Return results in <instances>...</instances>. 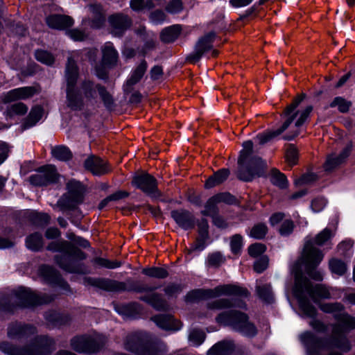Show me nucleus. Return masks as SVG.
<instances>
[{
	"label": "nucleus",
	"mask_w": 355,
	"mask_h": 355,
	"mask_svg": "<svg viewBox=\"0 0 355 355\" xmlns=\"http://www.w3.org/2000/svg\"><path fill=\"white\" fill-rule=\"evenodd\" d=\"M182 290V286L180 284H171L168 285L164 291L166 295L170 296L175 295L180 293Z\"/></svg>",
	"instance_id": "338daca9"
},
{
	"label": "nucleus",
	"mask_w": 355,
	"mask_h": 355,
	"mask_svg": "<svg viewBox=\"0 0 355 355\" xmlns=\"http://www.w3.org/2000/svg\"><path fill=\"white\" fill-rule=\"evenodd\" d=\"M352 149V144L349 143L339 154H331L327 156L325 163L324 164V168L326 171H331L336 167L345 162L347 158L349 156Z\"/></svg>",
	"instance_id": "4be33fe9"
},
{
	"label": "nucleus",
	"mask_w": 355,
	"mask_h": 355,
	"mask_svg": "<svg viewBox=\"0 0 355 355\" xmlns=\"http://www.w3.org/2000/svg\"><path fill=\"white\" fill-rule=\"evenodd\" d=\"M112 33L116 36H121L131 25V19L125 15L115 14L108 18Z\"/></svg>",
	"instance_id": "b1692460"
},
{
	"label": "nucleus",
	"mask_w": 355,
	"mask_h": 355,
	"mask_svg": "<svg viewBox=\"0 0 355 355\" xmlns=\"http://www.w3.org/2000/svg\"><path fill=\"white\" fill-rule=\"evenodd\" d=\"M103 62L107 66H113L118 60V53L111 42L105 43L102 47Z\"/></svg>",
	"instance_id": "c85d7f7f"
},
{
	"label": "nucleus",
	"mask_w": 355,
	"mask_h": 355,
	"mask_svg": "<svg viewBox=\"0 0 355 355\" xmlns=\"http://www.w3.org/2000/svg\"><path fill=\"white\" fill-rule=\"evenodd\" d=\"M181 32V26L180 25H173L164 28L160 35L162 42L170 43L175 41Z\"/></svg>",
	"instance_id": "72a5a7b5"
},
{
	"label": "nucleus",
	"mask_w": 355,
	"mask_h": 355,
	"mask_svg": "<svg viewBox=\"0 0 355 355\" xmlns=\"http://www.w3.org/2000/svg\"><path fill=\"white\" fill-rule=\"evenodd\" d=\"M98 94H99L104 105L107 109H111L114 105V100H113L112 95L103 86H101V87H99Z\"/></svg>",
	"instance_id": "864d4df0"
},
{
	"label": "nucleus",
	"mask_w": 355,
	"mask_h": 355,
	"mask_svg": "<svg viewBox=\"0 0 355 355\" xmlns=\"http://www.w3.org/2000/svg\"><path fill=\"white\" fill-rule=\"evenodd\" d=\"M326 204L327 202L324 198H317L312 201L311 208L313 211L319 212L326 206Z\"/></svg>",
	"instance_id": "774afa93"
},
{
	"label": "nucleus",
	"mask_w": 355,
	"mask_h": 355,
	"mask_svg": "<svg viewBox=\"0 0 355 355\" xmlns=\"http://www.w3.org/2000/svg\"><path fill=\"white\" fill-rule=\"evenodd\" d=\"M142 272L147 276L158 279H164L168 275V272L165 268L158 267L144 268Z\"/></svg>",
	"instance_id": "79ce46f5"
},
{
	"label": "nucleus",
	"mask_w": 355,
	"mask_h": 355,
	"mask_svg": "<svg viewBox=\"0 0 355 355\" xmlns=\"http://www.w3.org/2000/svg\"><path fill=\"white\" fill-rule=\"evenodd\" d=\"M218 204V202L215 196H212L206 202L205 209L202 211V214L204 216H209L211 217L217 215L218 212L217 207Z\"/></svg>",
	"instance_id": "37998d69"
},
{
	"label": "nucleus",
	"mask_w": 355,
	"mask_h": 355,
	"mask_svg": "<svg viewBox=\"0 0 355 355\" xmlns=\"http://www.w3.org/2000/svg\"><path fill=\"white\" fill-rule=\"evenodd\" d=\"M216 322L225 326H230L245 336L252 337L257 333V329L248 320L247 315L235 310L220 313L216 318Z\"/></svg>",
	"instance_id": "1a4fd4ad"
},
{
	"label": "nucleus",
	"mask_w": 355,
	"mask_h": 355,
	"mask_svg": "<svg viewBox=\"0 0 355 355\" xmlns=\"http://www.w3.org/2000/svg\"><path fill=\"white\" fill-rule=\"evenodd\" d=\"M329 268L331 271L339 276L343 275L347 270L346 264L341 260L332 259L329 261Z\"/></svg>",
	"instance_id": "a18cd8bd"
},
{
	"label": "nucleus",
	"mask_w": 355,
	"mask_h": 355,
	"mask_svg": "<svg viewBox=\"0 0 355 355\" xmlns=\"http://www.w3.org/2000/svg\"><path fill=\"white\" fill-rule=\"evenodd\" d=\"M313 110L311 105L306 106L302 110H298V114L291 120L285 128H284L288 121V116L286 114V108L285 109L282 116L284 119V122L282 125L275 130H268L261 134L258 135L256 137V139L259 144L263 145L277 136L281 135L283 132L290 128V130L284 136L285 140H292L300 133V128L304 124L306 120L308 119L310 113Z\"/></svg>",
	"instance_id": "423d86ee"
},
{
	"label": "nucleus",
	"mask_w": 355,
	"mask_h": 355,
	"mask_svg": "<svg viewBox=\"0 0 355 355\" xmlns=\"http://www.w3.org/2000/svg\"><path fill=\"white\" fill-rule=\"evenodd\" d=\"M293 293L298 300L300 307L308 317L313 318L316 314V309L311 304L307 299L309 296L317 302L318 299H329L331 297L329 290L323 284L313 286L311 282L299 272H295Z\"/></svg>",
	"instance_id": "f03ea898"
},
{
	"label": "nucleus",
	"mask_w": 355,
	"mask_h": 355,
	"mask_svg": "<svg viewBox=\"0 0 355 355\" xmlns=\"http://www.w3.org/2000/svg\"><path fill=\"white\" fill-rule=\"evenodd\" d=\"M43 112V108L39 105L32 107L28 116L22 124V130L34 126L41 119Z\"/></svg>",
	"instance_id": "c756f323"
},
{
	"label": "nucleus",
	"mask_w": 355,
	"mask_h": 355,
	"mask_svg": "<svg viewBox=\"0 0 355 355\" xmlns=\"http://www.w3.org/2000/svg\"><path fill=\"white\" fill-rule=\"evenodd\" d=\"M243 149L240 151L238 159L239 169L238 178L245 182L251 181L256 175L261 176L266 167V163L259 157H253L247 163L248 157L253 151V143L248 140L242 144Z\"/></svg>",
	"instance_id": "0eeeda50"
},
{
	"label": "nucleus",
	"mask_w": 355,
	"mask_h": 355,
	"mask_svg": "<svg viewBox=\"0 0 355 355\" xmlns=\"http://www.w3.org/2000/svg\"><path fill=\"white\" fill-rule=\"evenodd\" d=\"M257 292L260 298L270 303L273 300L271 286L270 284H264L263 286H257Z\"/></svg>",
	"instance_id": "c03bdc74"
},
{
	"label": "nucleus",
	"mask_w": 355,
	"mask_h": 355,
	"mask_svg": "<svg viewBox=\"0 0 355 355\" xmlns=\"http://www.w3.org/2000/svg\"><path fill=\"white\" fill-rule=\"evenodd\" d=\"M127 350L137 353L138 355H162L166 350V346L162 345L160 349L146 343L141 333H135L127 336L125 343Z\"/></svg>",
	"instance_id": "9d476101"
},
{
	"label": "nucleus",
	"mask_w": 355,
	"mask_h": 355,
	"mask_svg": "<svg viewBox=\"0 0 355 355\" xmlns=\"http://www.w3.org/2000/svg\"><path fill=\"white\" fill-rule=\"evenodd\" d=\"M94 263L99 266L104 267L109 269H114L121 266V262L118 261H110L103 258H96L94 260Z\"/></svg>",
	"instance_id": "6e6d98bb"
},
{
	"label": "nucleus",
	"mask_w": 355,
	"mask_h": 355,
	"mask_svg": "<svg viewBox=\"0 0 355 355\" xmlns=\"http://www.w3.org/2000/svg\"><path fill=\"white\" fill-rule=\"evenodd\" d=\"M298 157L297 150L293 145H290L286 153V159L290 165L296 164Z\"/></svg>",
	"instance_id": "13d9d810"
},
{
	"label": "nucleus",
	"mask_w": 355,
	"mask_h": 355,
	"mask_svg": "<svg viewBox=\"0 0 355 355\" xmlns=\"http://www.w3.org/2000/svg\"><path fill=\"white\" fill-rule=\"evenodd\" d=\"M45 318L47 321L55 325H61L67 321V318H64L63 315L56 311H50L46 313Z\"/></svg>",
	"instance_id": "3c124183"
},
{
	"label": "nucleus",
	"mask_w": 355,
	"mask_h": 355,
	"mask_svg": "<svg viewBox=\"0 0 355 355\" xmlns=\"http://www.w3.org/2000/svg\"><path fill=\"white\" fill-rule=\"evenodd\" d=\"M294 225L292 220H284L279 228V233L282 236H287L290 234L293 230Z\"/></svg>",
	"instance_id": "052dcab7"
},
{
	"label": "nucleus",
	"mask_w": 355,
	"mask_h": 355,
	"mask_svg": "<svg viewBox=\"0 0 355 355\" xmlns=\"http://www.w3.org/2000/svg\"><path fill=\"white\" fill-rule=\"evenodd\" d=\"M13 297L18 305L24 307L47 304L55 298L51 295H37L29 288L22 286L13 291Z\"/></svg>",
	"instance_id": "f8f14e48"
},
{
	"label": "nucleus",
	"mask_w": 355,
	"mask_h": 355,
	"mask_svg": "<svg viewBox=\"0 0 355 355\" xmlns=\"http://www.w3.org/2000/svg\"><path fill=\"white\" fill-rule=\"evenodd\" d=\"M147 69V63L143 60L137 68L132 71L130 77L127 80V85L132 86L137 83L143 77Z\"/></svg>",
	"instance_id": "f704fd0d"
},
{
	"label": "nucleus",
	"mask_w": 355,
	"mask_h": 355,
	"mask_svg": "<svg viewBox=\"0 0 355 355\" xmlns=\"http://www.w3.org/2000/svg\"><path fill=\"white\" fill-rule=\"evenodd\" d=\"M78 54L68 57L65 69L67 83V105L72 110H80L84 105L96 103L97 94L101 85L89 80L83 81L79 87H76L78 69L73 58Z\"/></svg>",
	"instance_id": "f257e3e1"
},
{
	"label": "nucleus",
	"mask_w": 355,
	"mask_h": 355,
	"mask_svg": "<svg viewBox=\"0 0 355 355\" xmlns=\"http://www.w3.org/2000/svg\"><path fill=\"white\" fill-rule=\"evenodd\" d=\"M152 320L160 328L166 330H179L181 327V322L175 320L170 315H157L154 316Z\"/></svg>",
	"instance_id": "bb28decb"
},
{
	"label": "nucleus",
	"mask_w": 355,
	"mask_h": 355,
	"mask_svg": "<svg viewBox=\"0 0 355 355\" xmlns=\"http://www.w3.org/2000/svg\"><path fill=\"white\" fill-rule=\"evenodd\" d=\"M268 232L267 226L263 223H258L252 227L249 236L255 239H261L264 238Z\"/></svg>",
	"instance_id": "de8ad7c7"
},
{
	"label": "nucleus",
	"mask_w": 355,
	"mask_h": 355,
	"mask_svg": "<svg viewBox=\"0 0 355 355\" xmlns=\"http://www.w3.org/2000/svg\"><path fill=\"white\" fill-rule=\"evenodd\" d=\"M320 309L324 313H334L335 318L340 322L347 329H355V318L343 312L344 306L339 302L324 303L319 305Z\"/></svg>",
	"instance_id": "2eb2a0df"
},
{
	"label": "nucleus",
	"mask_w": 355,
	"mask_h": 355,
	"mask_svg": "<svg viewBox=\"0 0 355 355\" xmlns=\"http://www.w3.org/2000/svg\"><path fill=\"white\" fill-rule=\"evenodd\" d=\"M182 3L181 0H171L166 7V10L171 13H177L182 10Z\"/></svg>",
	"instance_id": "e2e57ef3"
},
{
	"label": "nucleus",
	"mask_w": 355,
	"mask_h": 355,
	"mask_svg": "<svg viewBox=\"0 0 355 355\" xmlns=\"http://www.w3.org/2000/svg\"><path fill=\"white\" fill-rule=\"evenodd\" d=\"M27 248L33 251L40 250L43 246V240L41 234L35 233L28 236L26 239Z\"/></svg>",
	"instance_id": "58836bf2"
},
{
	"label": "nucleus",
	"mask_w": 355,
	"mask_h": 355,
	"mask_svg": "<svg viewBox=\"0 0 355 355\" xmlns=\"http://www.w3.org/2000/svg\"><path fill=\"white\" fill-rule=\"evenodd\" d=\"M28 111V107L23 103H17L12 105L8 110V114L12 116L16 115H24Z\"/></svg>",
	"instance_id": "5fc2aeb1"
},
{
	"label": "nucleus",
	"mask_w": 355,
	"mask_h": 355,
	"mask_svg": "<svg viewBox=\"0 0 355 355\" xmlns=\"http://www.w3.org/2000/svg\"><path fill=\"white\" fill-rule=\"evenodd\" d=\"M67 195L60 198L57 206L60 210L73 209L83 200L85 188L78 181L71 180L67 183Z\"/></svg>",
	"instance_id": "ddd939ff"
},
{
	"label": "nucleus",
	"mask_w": 355,
	"mask_h": 355,
	"mask_svg": "<svg viewBox=\"0 0 355 355\" xmlns=\"http://www.w3.org/2000/svg\"><path fill=\"white\" fill-rule=\"evenodd\" d=\"M206 295L211 297H217L222 295L232 297L231 299H219L209 303L207 307L210 310L225 309L233 306L243 308L245 306V303L240 297H248V291L247 289L236 285L226 284L207 291Z\"/></svg>",
	"instance_id": "39448f33"
},
{
	"label": "nucleus",
	"mask_w": 355,
	"mask_h": 355,
	"mask_svg": "<svg viewBox=\"0 0 355 355\" xmlns=\"http://www.w3.org/2000/svg\"><path fill=\"white\" fill-rule=\"evenodd\" d=\"M216 38V33L210 32L200 37L195 46L194 51L188 57V60L192 63L198 62L203 54L211 51V55L215 57L218 54V51L212 49V43Z\"/></svg>",
	"instance_id": "4468645a"
},
{
	"label": "nucleus",
	"mask_w": 355,
	"mask_h": 355,
	"mask_svg": "<svg viewBox=\"0 0 355 355\" xmlns=\"http://www.w3.org/2000/svg\"><path fill=\"white\" fill-rule=\"evenodd\" d=\"M301 340L309 349L310 352L316 355H322L324 349H329V345L322 340H319L315 337L311 332H305L300 336ZM329 355H341L338 352H331Z\"/></svg>",
	"instance_id": "a211bd4d"
},
{
	"label": "nucleus",
	"mask_w": 355,
	"mask_h": 355,
	"mask_svg": "<svg viewBox=\"0 0 355 355\" xmlns=\"http://www.w3.org/2000/svg\"><path fill=\"white\" fill-rule=\"evenodd\" d=\"M271 182L274 185H276L281 189L286 188L288 185L286 177L277 170L272 171Z\"/></svg>",
	"instance_id": "49530a36"
},
{
	"label": "nucleus",
	"mask_w": 355,
	"mask_h": 355,
	"mask_svg": "<svg viewBox=\"0 0 355 355\" xmlns=\"http://www.w3.org/2000/svg\"><path fill=\"white\" fill-rule=\"evenodd\" d=\"M266 249V248L263 244L257 243L248 248V253L251 257H256L263 253Z\"/></svg>",
	"instance_id": "bf43d9fd"
},
{
	"label": "nucleus",
	"mask_w": 355,
	"mask_h": 355,
	"mask_svg": "<svg viewBox=\"0 0 355 355\" xmlns=\"http://www.w3.org/2000/svg\"><path fill=\"white\" fill-rule=\"evenodd\" d=\"M171 216L177 225L184 230L192 229L196 225L194 216L188 210L180 209L173 210Z\"/></svg>",
	"instance_id": "aec40b11"
},
{
	"label": "nucleus",
	"mask_w": 355,
	"mask_h": 355,
	"mask_svg": "<svg viewBox=\"0 0 355 355\" xmlns=\"http://www.w3.org/2000/svg\"><path fill=\"white\" fill-rule=\"evenodd\" d=\"M47 249L53 252H61L62 256H56L57 263L64 270L69 272L85 274L87 270L84 264L78 263L75 259L83 260L86 255L80 250L67 241L52 242Z\"/></svg>",
	"instance_id": "20e7f679"
},
{
	"label": "nucleus",
	"mask_w": 355,
	"mask_h": 355,
	"mask_svg": "<svg viewBox=\"0 0 355 355\" xmlns=\"http://www.w3.org/2000/svg\"><path fill=\"white\" fill-rule=\"evenodd\" d=\"M304 98L305 94H302L299 95L297 98H295L291 104L286 107V114L288 116V121L286 125H284V128H285L286 125L288 124V123L298 114V110H297V108L301 103V102L304 99Z\"/></svg>",
	"instance_id": "c9c22d12"
},
{
	"label": "nucleus",
	"mask_w": 355,
	"mask_h": 355,
	"mask_svg": "<svg viewBox=\"0 0 355 355\" xmlns=\"http://www.w3.org/2000/svg\"><path fill=\"white\" fill-rule=\"evenodd\" d=\"M87 17L85 21H88L91 27L100 28L103 25L105 18V12L101 5L91 3L87 6Z\"/></svg>",
	"instance_id": "6ab92c4d"
},
{
	"label": "nucleus",
	"mask_w": 355,
	"mask_h": 355,
	"mask_svg": "<svg viewBox=\"0 0 355 355\" xmlns=\"http://www.w3.org/2000/svg\"><path fill=\"white\" fill-rule=\"evenodd\" d=\"M35 333L36 329L33 326L21 323H12L8 328V336L11 339H26Z\"/></svg>",
	"instance_id": "412c9836"
},
{
	"label": "nucleus",
	"mask_w": 355,
	"mask_h": 355,
	"mask_svg": "<svg viewBox=\"0 0 355 355\" xmlns=\"http://www.w3.org/2000/svg\"><path fill=\"white\" fill-rule=\"evenodd\" d=\"M132 183L135 187L149 196L157 197L159 195L156 180L148 173L135 175Z\"/></svg>",
	"instance_id": "f3484780"
},
{
	"label": "nucleus",
	"mask_w": 355,
	"mask_h": 355,
	"mask_svg": "<svg viewBox=\"0 0 355 355\" xmlns=\"http://www.w3.org/2000/svg\"><path fill=\"white\" fill-rule=\"evenodd\" d=\"M334 343L335 347L347 352L350 349V345L347 339L338 334V327H335L333 330Z\"/></svg>",
	"instance_id": "ea45409f"
},
{
	"label": "nucleus",
	"mask_w": 355,
	"mask_h": 355,
	"mask_svg": "<svg viewBox=\"0 0 355 355\" xmlns=\"http://www.w3.org/2000/svg\"><path fill=\"white\" fill-rule=\"evenodd\" d=\"M317 177L315 174L313 173H306V174H304L300 178H299L298 180H296L295 181V183L296 185H299V186H301V185H303V184H309L313 181H315L316 180Z\"/></svg>",
	"instance_id": "680f3d73"
},
{
	"label": "nucleus",
	"mask_w": 355,
	"mask_h": 355,
	"mask_svg": "<svg viewBox=\"0 0 355 355\" xmlns=\"http://www.w3.org/2000/svg\"><path fill=\"white\" fill-rule=\"evenodd\" d=\"M141 300L148 303L157 310H165L167 307L166 302L157 293H148L141 297Z\"/></svg>",
	"instance_id": "473e14b6"
},
{
	"label": "nucleus",
	"mask_w": 355,
	"mask_h": 355,
	"mask_svg": "<svg viewBox=\"0 0 355 355\" xmlns=\"http://www.w3.org/2000/svg\"><path fill=\"white\" fill-rule=\"evenodd\" d=\"M35 58L46 64L51 65L54 62L53 56L49 52L43 50H37L35 51Z\"/></svg>",
	"instance_id": "603ef678"
},
{
	"label": "nucleus",
	"mask_w": 355,
	"mask_h": 355,
	"mask_svg": "<svg viewBox=\"0 0 355 355\" xmlns=\"http://www.w3.org/2000/svg\"><path fill=\"white\" fill-rule=\"evenodd\" d=\"M47 25L55 29H63L73 24V19L68 17L60 15H53L46 17Z\"/></svg>",
	"instance_id": "cd10ccee"
},
{
	"label": "nucleus",
	"mask_w": 355,
	"mask_h": 355,
	"mask_svg": "<svg viewBox=\"0 0 355 355\" xmlns=\"http://www.w3.org/2000/svg\"><path fill=\"white\" fill-rule=\"evenodd\" d=\"M218 203L225 202L232 204L234 202V198L229 193H222L214 196Z\"/></svg>",
	"instance_id": "69168bd1"
},
{
	"label": "nucleus",
	"mask_w": 355,
	"mask_h": 355,
	"mask_svg": "<svg viewBox=\"0 0 355 355\" xmlns=\"http://www.w3.org/2000/svg\"><path fill=\"white\" fill-rule=\"evenodd\" d=\"M234 349L231 341H221L214 345L208 352L207 355H230Z\"/></svg>",
	"instance_id": "7c9ffc66"
},
{
	"label": "nucleus",
	"mask_w": 355,
	"mask_h": 355,
	"mask_svg": "<svg viewBox=\"0 0 355 355\" xmlns=\"http://www.w3.org/2000/svg\"><path fill=\"white\" fill-rule=\"evenodd\" d=\"M51 154L53 157L60 161H68L72 157V153L65 146H57L51 149Z\"/></svg>",
	"instance_id": "4c0bfd02"
},
{
	"label": "nucleus",
	"mask_w": 355,
	"mask_h": 355,
	"mask_svg": "<svg viewBox=\"0 0 355 355\" xmlns=\"http://www.w3.org/2000/svg\"><path fill=\"white\" fill-rule=\"evenodd\" d=\"M39 274L49 282H60V276L57 271L51 266H42L38 270Z\"/></svg>",
	"instance_id": "e433bc0d"
},
{
	"label": "nucleus",
	"mask_w": 355,
	"mask_h": 355,
	"mask_svg": "<svg viewBox=\"0 0 355 355\" xmlns=\"http://www.w3.org/2000/svg\"><path fill=\"white\" fill-rule=\"evenodd\" d=\"M225 261V258L220 252H216L207 256L206 263L209 267H218Z\"/></svg>",
	"instance_id": "09e8293b"
},
{
	"label": "nucleus",
	"mask_w": 355,
	"mask_h": 355,
	"mask_svg": "<svg viewBox=\"0 0 355 355\" xmlns=\"http://www.w3.org/2000/svg\"><path fill=\"white\" fill-rule=\"evenodd\" d=\"M58 174L55 168L52 165H47L40 168L35 174L29 177L30 183L34 186H46L55 182Z\"/></svg>",
	"instance_id": "dca6fc26"
},
{
	"label": "nucleus",
	"mask_w": 355,
	"mask_h": 355,
	"mask_svg": "<svg viewBox=\"0 0 355 355\" xmlns=\"http://www.w3.org/2000/svg\"><path fill=\"white\" fill-rule=\"evenodd\" d=\"M84 164L85 167L95 175H102L110 171L105 161L94 155L89 156Z\"/></svg>",
	"instance_id": "a878e982"
},
{
	"label": "nucleus",
	"mask_w": 355,
	"mask_h": 355,
	"mask_svg": "<svg viewBox=\"0 0 355 355\" xmlns=\"http://www.w3.org/2000/svg\"><path fill=\"white\" fill-rule=\"evenodd\" d=\"M230 171L227 168H222L216 173L213 175L209 177L205 182V187L207 189L213 188L221 183H223L229 176Z\"/></svg>",
	"instance_id": "2f4dec72"
},
{
	"label": "nucleus",
	"mask_w": 355,
	"mask_h": 355,
	"mask_svg": "<svg viewBox=\"0 0 355 355\" xmlns=\"http://www.w3.org/2000/svg\"><path fill=\"white\" fill-rule=\"evenodd\" d=\"M351 105L352 103L350 101H348L340 96L334 98V100L329 104V107H338L339 112L342 113L347 112Z\"/></svg>",
	"instance_id": "a19ab883"
},
{
	"label": "nucleus",
	"mask_w": 355,
	"mask_h": 355,
	"mask_svg": "<svg viewBox=\"0 0 355 355\" xmlns=\"http://www.w3.org/2000/svg\"><path fill=\"white\" fill-rule=\"evenodd\" d=\"M39 92L35 87H23L12 89L3 96V101L9 103L17 100H26Z\"/></svg>",
	"instance_id": "5701e85b"
},
{
	"label": "nucleus",
	"mask_w": 355,
	"mask_h": 355,
	"mask_svg": "<svg viewBox=\"0 0 355 355\" xmlns=\"http://www.w3.org/2000/svg\"><path fill=\"white\" fill-rule=\"evenodd\" d=\"M205 295V292L202 290H195L187 293L185 296V300L187 302H193L201 299Z\"/></svg>",
	"instance_id": "0e129e2a"
},
{
	"label": "nucleus",
	"mask_w": 355,
	"mask_h": 355,
	"mask_svg": "<svg viewBox=\"0 0 355 355\" xmlns=\"http://www.w3.org/2000/svg\"><path fill=\"white\" fill-rule=\"evenodd\" d=\"M106 338L101 335L80 336L70 341L71 348L78 353L94 354L98 352L105 344Z\"/></svg>",
	"instance_id": "9b49d317"
},
{
	"label": "nucleus",
	"mask_w": 355,
	"mask_h": 355,
	"mask_svg": "<svg viewBox=\"0 0 355 355\" xmlns=\"http://www.w3.org/2000/svg\"><path fill=\"white\" fill-rule=\"evenodd\" d=\"M53 339L40 336L23 347L15 346L7 341L0 343V350L8 355H50L54 349Z\"/></svg>",
	"instance_id": "6e6552de"
},
{
	"label": "nucleus",
	"mask_w": 355,
	"mask_h": 355,
	"mask_svg": "<svg viewBox=\"0 0 355 355\" xmlns=\"http://www.w3.org/2000/svg\"><path fill=\"white\" fill-rule=\"evenodd\" d=\"M205 339V334L198 329L192 330L189 336V340L193 346L200 345Z\"/></svg>",
	"instance_id": "8fccbe9b"
},
{
	"label": "nucleus",
	"mask_w": 355,
	"mask_h": 355,
	"mask_svg": "<svg viewBox=\"0 0 355 355\" xmlns=\"http://www.w3.org/2000/svg\"><path fill=\"white\" fill-rule=\"evenodd\" d=\"M334 235L332 231L325 228L315 236L313 241H307L304 245L300 261L304 266V270L307 275L314 280L321 281L323 278L322 272L315 270L323 259V254L319 249L313 246V243L322 245L327 243Z\"/></svg>",
	"instance_id": "7ed1b4c3"
},
{
	"label": "nucleus",
	"mask_w": 355,
	"mask_h": 355,
	"mask_svg": "<svg viewBox=\"0 0 355 355\" xmlns=\"http://www.w3.org/2000/svg\"><path fill=\"white\" fill-rule=\"evenodd\" d=\"M243 246V239L239 234L234 235L230 241V247L233 253L238 254Z\"/></svg>",
	"instance_id": "4d7b16f0"
},
{
	"label": "nucleus",
	"mask_w": 355,
	"mask_h": 355,
	"mask_svg": "<svg viewBox=\"0 0 355 355\" xmlns=\"http://www.w3.org/2000/svg\"><path fill=\"white\" fill-rule=\"evenodd\" d=\"M87 284L107 291H123L126 290L124 282L107 279H87Z\"/></svg>",
	"instance_id": "393cba45"
}]
</instances>
